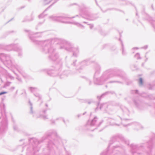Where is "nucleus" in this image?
<instances>
[{
    "label": "nucleus",
    "mask_w": 155,
    "mask_h": 155,
    "mask_svg": "<svg viewBox=\"0 0 155 155\" xmlns=\"http://www.w3.org/2000/svg\"><path fill=\"white\" fill-rule=\"evenodd\" d=\"M139 81H140V84H142V83H143V82H142V78H140V79H139Z\"/></svg>",
    "instance_id": "obj_1"
},
{
    "label": "nucleus",
    "mask_w": 155,
    "mask_h": 155,
    "mask_svg": "<svg viewBox=\"0 0 155 155\" xmlns=\"http://www.w3.org/2000/svg\"><path fill=\"white\" fill-rule=\"evenodd\" d=\"M6 93H7V92H1V93H0V95L6 94Z\"/></svg>",
    "instance_id": "obj_2"
}]
</instances>
